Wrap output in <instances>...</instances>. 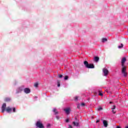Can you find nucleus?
<instances>
[{"instance_id":"nucleus-19","label":"nucleus","mask_w":128,"mask_h":128,"mask_svg":"<svg viewBox=\"0 0 128 128\" xmlns=\"http://www.w3.org/2000/svg\"><path fill=\"white\" fill-rule=\"evenodd\" d=\"M53 112H55V114H58V112L56 111V109L54 108Z\"/></svg>"},{"instance_id":"nucleus-1","label":"nucleus","mask_w":128,"mask_h":128,"mask_svg":"<svg viewBox=\"0 0 128 128\" xmlns=\"http://www.w3.org/2000/svg\"><path fill=\"white\" fill-rule=\"evenodd\" d=\"M84 64L87 68H94V64H88V61H84Z\"/></svg>"},{"instance_id":"nucleus-18","label":"nucleus","mask_w":128,"mask_h":128,"mask_svg":"<svg viewBox=\"0 0 128 128\" xmlns=\"http://www.w3.org/2000/svg\"><path fill=\"white\" fill-rule=\"evenodd\" d=\"M34 86H35V88H38V83H35L34 84Z\"/></svg>"},{"instance_id":"nucleus-6","label":"nucleus","mask_w":128,"mask_h":128,"mask_svg":"<svg viewBox=\"0 0 128 128\" xmlns=\"http://www.w3.org/2000/svg\"><path fill=\"white\" fill-rule=\"evenodd\" d=\"M94 96H104V94H102V91L99 90L98 92H96L94 93Z\"/></svg>"},{"instance_id":"nucleus-23","label":"nucleus","mask_w":128,"mask_h":128,"mask_svg":"<svg viewBox=\"0 0 128 128\" xmlns=\"http://www.w3.org/2000/svg\"><path fill=\"white\" fill-rule=\"evenodd\" d=\"M42 96H46V93H43V94H42Z\"/></svg>"},{"instance_id":"nucleus-27","label":"nucleus","mask_w":128,"mask_h":128,"mask_svg":"<svg viewBox=\"0 0 128 128\" xmlns=\"http://www.w3.org/2000/svg\"><path fill=\"white\" fill-rule=\"evenodd\" d=\"M13 112H16V108H13Z\"/></svg>"},{"instance_id":"nucleus-7","label":"nucleus","mask_w":128,"mask_h":128,"mask_svg":"<svg viewBox=\"0 0 128 128\" xmlns=\"http://www.w3.org/2000/svg\"><path fill=\"white\" fill-rule=\"evenodd\" d=\"M24 92H25V94H30V88H24Z\"/></svg>"},{"instance_id":"nucleus-16","label":"nucleus","mask_w":128,"mask_h":128,"mask_svg":"<svg viewBox=\"0 0 128 128\" xmlns=\"http://www.w3.org/2000/svg\"><path fill=\"white\" fill-rule=\"evenodd\" d=\"M118 48H124V44H121V46H118Z\"/></svg>"},{"instance_id":"nucleus-20","label":"nucleus","mask_w":128,"mask_h":128,"mask_svg":"<svg viewBox=\"0 0 128 128\" xmlns=\"http://www.w3.org/2000/svg\"><path fill=\"white\" fill-rule=\"evenodd\" d=\"M111 110H116V106H113L111 108Z\"/></svg>"},{"instance_id":"nucleus-2","label":"nucleus","mask_w":128,"mask_h":128,"mask_svg":"<svg viewBox=\"0 0 128 128\" xmlns=\"http://www.w3.org/2000/svg\"><path fill=\"white\" fill-rule=\"evenodd\" d=\"M122 74L124 75V78L128 76V73H126V66H122Z\"/></svg>"},{"instance_id":"nucleus-38","label":"nucleus","mask_w":128,"mask_h":128,"mask_svg":"<svg viewBox=\"0 0 128 128\" xmlns=\"http://www.w3.org/2000/svg\"><path fill=\"white\" fill-rule=\"evenodd\" d=\"M56 118H58V116H56Z\"/></svg>"},{"instance_id":"nucleus-35","label":"nucleus","mask_w":128,"mask_h":128,"mask_svg":"<svg viewBox=\"0 0 128 128\" xmlns=\"http://www.w3.org/2000/svg\"><path fill=\"white\" fill-rule=\"evenodd\" d=\"M125 128H128V126H126Z\"/></svg>"},{"instance_id":"nucleus-32","label":"nucleus","mask_w":128,"mask_h":128,"mask_svg":"<svg viewBox=\"0 0 128 128\" xmlns=\"http://www.w3.org/2000/svg\"><path fill=\"white\" fill-rule=\"evenodd\" d=\"M78 108H80V104L77 106Z\"/></svg>"},{"instance_id":"nucleus-21","label":"nucleus","mask_w":128,"mask_h":128,"mask_svg":"<svg viewBox=\"0 0 128 128\" xmlns=\"http://www.w3.org/2000/svg\"><path fill=\"white\" fill-rule=\"evenodd\" d=\"M62 78V74H59L58 75V78Z\"/></svg>"},{"instance_id":"nucleus-4","label":"nucleus","mask_w":128,"mask_h":128,"mask_svg":"<svg viewBox=\"0 0 128 128\" xmlns=\"http://www.w3.org/2000/svg\"><path fill=\"white\" fill-rule=\"evenodd\" d=\"M71 110L72 109H70V108H67L64 109V111L65 112L66 114H69Z\"/></svg>"},{"instance_id":"nucleus-15","label":"nucleus","mask_w":128,"mask_h":128,"mask_svg":"<svg viewBox=\"0 0 128 128\" xmlns=\"http://www.w3.org/2000/svg\"><path fill=\"white\" fill-rule=\"evenodd\" d=\"M73 124L76 126H78V122H73Z\"/></svg>"},{"instance_id":"nucleus-26","label":"nucleus","mask_w":128,"mask_h":128,"mask_svg":"<svg viewBox=\"0 0 128 128\" xmlns=\"http://www.w3.org/2000/svg\"><path fill=\"white\" fill-rule=\"evenodd\" d=\"M81 106H86V104H84V103H82V104H81Z\"/></svg>"},{"instance_id":"nucleus-11","label":"nucleus","mask_w":128,"mask_h":128,"mask_svg":"<svg viewBox=\"0 0 128 128\" xmlns=\"http://www.w3.org/2000/svg\"><path fill=\"white\" fill-rule=\"evenodd\" d=\"M6 112H12V108H10V107H7L6 108Z\"/></svg>"},{"instance_id":"nucleus-13","label":"nucleus","mask_w":128,"mask_h":128,"mask_svg":"<svg viewBox=\"0 0 128 128\" xmlns=\"http://www.w3.org/2000/svg\"><path fill=\"white\" fill-rule=\"evenodd\" d=\"M57 84L58 88H60V80H57Z\"/></svg>"},{"instance_id":"nucleus-22","label":"nucleus","mask_w":128,"mask_h":128,"mask_svg":"<svg viewBox=\"0 0 128 128\" xmlns=\"http://www.w3.org/2000/svg\"><path fill=\"white\" fill-rule=\"evenodd\" d=\"M18 90H19V92H22V88H18Z\"/></svg>"},{"instance_id":"nucleus-12","label":"nucleus","mask_w":128,"mask_h":128,"mask_svg":"<svg viewBox=\"0 0 128 128\" xmlns=\"http://www.w3.org/2000/svg\"><path fill=\"white\" fill-rule=\"evenodd\" d=\"M94 60L96 62H98L100 60V58L98 56H95L94 58Z\"/></svg>"},{"instance_id":"nucleus-10","label":"nucleus","mask_w":128,"mask_h":128,"mask_svg":"<svg viewBox=\"0 0 128 128\" xmlns=\"http://www.w3.org/2000/svg\"><path fill=\"white\" fill-rule=\"evenodd\" d=\"M103 124L105 128H108V122L106 120H103Z\"/></svg>"},{"instance_id":"nucleus-8","label":"nucleus","mask_w":128,"mask_h":128,"mask_svg":"<svg viewBox=\"0 0 128 128\" xmlns=\"http://www.w3.org/2000/svg\"><path fill=\"white\" fill-rule=\"evenodd\" d=\"M126 62V58H123L121 61L122 66H124V62Z\"/></svg>"},{"instance_id":"nucleus-29","label":"nucleus","mask_w":128,"mask_h":128,"mask_svg":"<svg viewBox=\"0 0 128 128\" xmlns=\"http://www.w3.org/2000/svg\"><path fill=\"white\" fill-rule=\"evenodd\" d=\"M68 128H72V126H70V125H69Z\"/></svg>"},{"instance_id":"nucleus-36","label":"nucleus","mask_w":128,"mask_h":128,"mask_svg":"<svg viewBox=\"0 0 128 128\" xmlns=\"http://www.w3.org/2000/svg\"><path fill=\"white\" fill-rule=\"evenodd\" d=\"M16 94H18V92H16Z\"/></svg>"},{"instance_id":"nucleus-9","label":"nucleus","mask_w":128,"mask_h":128,"mask_svg":"<svg viewBox=\"0 0 128 128\" xmlns=\"http://www.w3.org/2000/svg\"><path fill=\"white\" fill-rule=\"evenodd\" d=\"M6 103H4L2 104V112H4V110H6Z\"/></svg>"},{"instance_id":"nucleus-37","label":"nucleus","mask_w":128,"mask_h":128,"mask_svg":"<svg viewBox=\"0 0 128 128\" xmlns=\"http://www.w3.org/2000/svg\"><path fill=\"white\" fill-rule=\"evenodd\" d=\"M48 126H50V124L48 125Z\"/></svg>"},{"instance_id":"nucleus-25","label":"nucleus","mask_w":128,"mask_h":128,"mask_svg":"<svg viewBox=\"0 0 128 128\" xmlns=\"http://www.w3.org/2000/svg\"><path fill=\"white\" fill-rule=\"evenodd\" d=\"M112 114H116V111L114 110H112Z\"/></svg>"},{"instance_id":"nucleus-14","label":"nucleus","mask_w":128,"mask_h":128,"mask_svg":"<svg viewBox=\"0 0 128 128\" xmlns=\"http://www.w3.org/2000/svg\"><path fill=\"white\" fill-rule=\"evenodd\" d=\"M108 42V39L106 38H102V42Z\"/></svg>"},{"instance_id":"nucleus-17","label":"nucleus","mask_w":128,"mask_h":128,"mask_svg":"<svg viewBox=\"0 0 128 128\" xmlns=\"http://www.w3.org/2000/svg\"><path fill=\"white\" fill-rule=\"evenodd\" d=\"M64 80H68V76H66L65 77H64Z\"/></svg>"},{"instance_id":"nucleus-3","label":"nucleus","mask_w":128,"mask_h":128,"mask_svg":"<svg viewBox=\"0 0 128 128\" xmlns=\"http://www.w3.org/2000/svg\"><path fill=\"white\" fill-rule=\"evenodd\" d=\"M36 126L38 128H44V125L42 123V122L38 121L36 122Z\"/></svg>"},{"instance_id":"nucleus-31","label":"nucleus","mask_w":128,"mask_h":128,"mask_svg":"<svg viewBox=\"0 0 128 128\" xmlns=\"http://www.w3.org/2000/svg\"><path fill=\"white\" fill-rule=\"evenodd\" d=\"M75 100H78V97H76V98H75Z\"/></svg>"},{"instance_id":"nucleus-24","label":"nucleus","mask_w":128,"mask_h":128,"mask_svg":"<svg viewBox=\"0 0 128 128\" xmlns=\"http://www.w3.org/2000/svg\"><path fill=\"white\" fill-rule=\"evenodd\" d=\"M98 110H102V108L99 107Z\"/></svg>"},{"instance_id":"nucleus-33","label":"nucleus","mask_w":128,"mask_h":128,"mask_svg":"<svg viewBox=\"0 0 128 128\" xmlns=\"http://www.w3.org/2000/svg\"><path fill=\"white\" fill-rule=\"evenodd\" d=\"M116 128H120V126H117Z\"/></svg>"},{"instance_id":"nucleus-5","label":"nucleus","mask_w":128,"mask_h":128,"mask_svg":"<svg viewBox=\"0 0 128 128\" xmlns=\"http://www.w3.org/2000/svg\"><path fill=\"white\" fill-rule=\"evenodd\" d=\"M102 71L105 76H106L108 74V69L104 68H103Z\"/></svg>"},{"instance_id":"nucleus-30","label":"nucleus","mask_w":128,"mask_h":128,"mask_svg":"<svg viewBox=\"0 0 128 128\" xmlns=\"http://www.w3.org/2000/svg\"><path fill=\"white\" fill-rule=\"evenodd\" d=\"M96 124H98V122H100V120H97L96 121Z\"/></svg>"},{"instance_id":"nucleus-34","label":"nucleus","mask_w":128,"mask_h":128,"mask_svg":"<svg viewBox=\"0 0 128 128\" xmlns=\"http://www.w3.org/2000/svg\"><path fill=\"white\" fill-rule=\"evenodd\" d=\"M110 104H112V102H110Z\"/></svg>"},{"instance_id":"nucleus-28","label":"nucleus","mask_w":128,"mask_h":128,"mask_svg":"<svg viewBox=\"0 0 128 128\" xmlns=\"http://www.w3.org/2000/svg\"><path fill=\"white\" fill-rule=\"evenodd\" d=\"M68 119H66V122H68Z\"/></svg>"}]
</instances>
